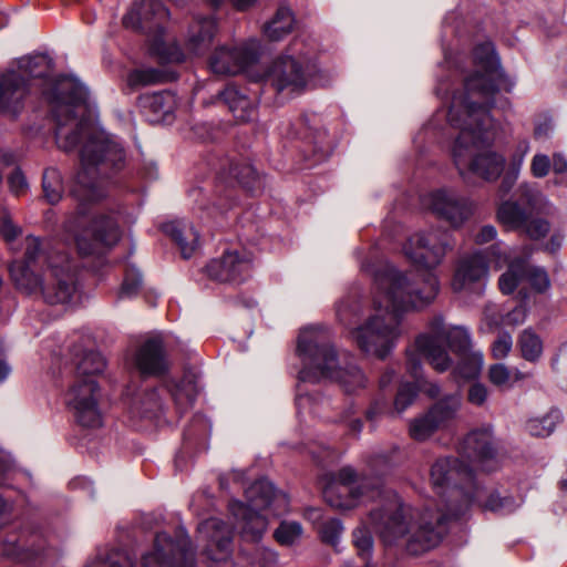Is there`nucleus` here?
I'll return each instance as SVG.
<instances>
[{
	"label": "nucleus",
	"mask_w": 567,
	"mask_h": 567,
	"mask_svg": "<svg viewBox=\"0 0 567 567\" xmlns=\"http://www.w3.org/2000/svg\"><path fill=\"white\" fill-rule=\"evenodd\" d=\"M168 16L169 12L161 0H142L124 16L123 24L126 28L161 37L163 22Z\"/></svg>",
	"instance_id": "412c9836"
},
{
	"label": "nucleus",
	"mask_w": 567,
	"mask_h": 567,
	"mask_svg": "<svg viewBox=\"0 0 567 567\" xmlns=\"http://www.w3.org/2000/svg\"><path fill=\"white\" fill-rule=\"evenodd\" d=\"M419 385L414 382H403L400 384L394 399V410L398 414L403 413L413 404L417 396Z\"/></svg>",
	"instance_id": "c03bdc74"
},
{
	"label": "nucleus",
	"mask_w": 567,
	"mask_h": 567,
	"mask_svg": "<svg viewBox=\"0 0 567 567\" xmlns=\"http://www.w3.org/2000/svg\"><path fill=\"white\" fill-rule=\"evenodd\" d=\"M104 368L105 360L100 352L93 350L85 351L76 362L75 378H94L96 374L103 372Z\"/></svg>",
	"instance_id": "ea45409f"
},
{
	"label": "nucleus",
	"mask_w": 567,
	"mask_h": 567,
	"mask_svg": "<svg viewBox=\"0 0 567 567\" xmlns=\"http://www.w3.org/2000/svg\"><path fill=\"white\" fill-rule=\"evenodd\" d=\"M354 413L352 408H349L344 414L340 417V421L347 422L351 432L360 433L362 430V422L360 419H351L350 416Z\"/></svg>",
	"instance_id": "338daca9"
},
{
	"label": "nucleus",
	"mask_w": 567,
	"mask_h": 567,
	"mask_svg": "<svg viewBox=\"0 0 567 567\" xmlns=\"http://www.w3.org/2000/svg\"><path fill=\"white\" fill-rule=\"evenodd\" d=\"M10 190L19 196L28 189L27 178L20 169H16L8 178Z\"/></svg>",
	"instance_id": "052dcab7"
},
{
	"label": "nucleus",
	"mask_w": 567,
	"mask_h": 567,
	"mask_svg": "<svg viewBox=\"0 0 567 567\" xmlns=\"http://www.w3.org/2000/svg\"><path fill=\"white\" fill-rule=\"evenodd\" d=\"M550 169V158L545 154H536L530 164V172L534 177L543 178Z\"/></svg>",
	"instance_id": "bf43d9fd"
},
{
	"label": "nucleus",
	"mask_w": 567,
	"mask_h": 567,
	"mask_svg": "<svg viewBox=\"0 0 567 567\" xmlns=\"http://www.w3.org/2000/svg\"><path fill=\"white\" fill-rule=\"evenodd\" d=\"M299 42L293 41L288 53L277 58L261 76L265 85L271 86L277 93H302L313 74V66L308 58L298 50Z\"/></svg>",
	"instance_id": "9d476101"
},
{
	"label": "nucleus",
	"mask_w": 567,
	"mask_h": 567,
	"mask_svg": "<svg viewBox=\"0 0 567 567\" xmlns=\"http://www.w3.org/2000/svg\"><path fill=\"white\" fill-rule=\"evenodd\" d=\"M434 491L447 494L443 508L424 507L406 518L410 507L392 489H384L380 477L360 476L351 466L339 470L323 489L326 502L337 509H350L365 499L380 498L381 504L369 512V522L385 546L404 540L406 550L421 555L440 545L447 532V522L465 514L472 504L474 471L456 457H440L431 466Z\"/></svg>",
	"instance_id": "f03ea898"
},
{
	"label": "nucleus",
	"mask_w": 567,
	"mask_h": 567,
	"mask_svg": "<svg viewBox=\"0 0 567 567\" xmlns=\"http://www.w3.org/2000/svg\"><path fill=\"white\" fill-rule=\"evenodd\" d=\"M517 346L523 359L530 363H537L543 357V340L532 328H526L519 333Z\"/></svg>",
	"instance_id": "72a5a7b5"
},
{
	"label": "nucleus",
	"mask_w": 567,
	"mask_h": 567,
	"mask_svg": "<svg viewBox=\"0 0 567 567\" xmlns=\"http://www.w3.org/2000/svg\"><path fill=\"white\" fill-rule=\"evenodd\" d=\"M142 285V277L136 269H128L125 274L120 296L121 297H132L137 293L138 289Z\"/></svg>",
	"instance_id": "603ef678"
},
{
	"label": "nucleus",
	"mask_w": 567,
	"mask_h": 567,
	"mask_svg": "<svg viewBox=\"0 0 567 567\" xmlns=\"http://www.w3.org/2000/svg\"><path fill=\"white\" fill-rule=\"evenodd\" d=\"M342 530L343 526L341 522L337 518H331L322 524L320 528V536L324 543L336 546Z\"/></svg>",
	"instance_id": "8fccbe9b"
},
{
	"label": "nucleus",
	"mask_w": 567,
	"mask_h": 567,
	"mask_svg": "<svg viewBox=\"0 0 567 567\" xmlns=\"http://www.w3.org/2000/svg\"><path fill=\"white\" fill-rule=\"evenodd\" d=\"M362 270L372 277L374 313L357 327L353 339L361 351L385 359L402 334L401 313L431 303L440 290L439 279L429 271L416 286L388 261L364 262Z\"/></svg>",
	"instance_id": "7ed1b4c3"
},
{
	"label": "nucleus",
	"mask_w": 567,
	"mask_h": 567,
	"mask_svg": "<svg viewBox=\"0 0 567 567\" xmlns=\"http://www.w3.org/2000/svg\"><path fill=\"white\" fill-rule=\"evenodd\" d=\"M511 371L503 363L493 364L488 369V380L498 388L511 385Z\"/></svg>",
	"instance_id": "864d4df0"
},
{
	"label": "nucleus",
	"mask_w": 567,
	"mask_h": 567,
	"mask_svg": "<svg viewBox=\"0 0 567 567\" xmlns=\"http://www.w3.org/2000/svg\"><path fill=\"white\" fill-rule=\"evenodd\" d=\"M163 230L176 243L183 258L193 256L198 247L199 235L190 224L184 220L168 221L163 225Z\"/></svg>",
	"instance_id": "a878e982"
},
{
	"label": "nucleus",
	"mask_w": 567,
	"mask_h": 567,
	"mask_svg": "<svg viewBox=\"0 0 567 567\" xmlns=\"http://www.w3.org/2000/svg\"><path fill=\"white\" fill-rule=\"evenodd\" d=\"M100 388L95 378H75L65 395V403L75 421L83 427H100L102 413L99 406Z\"/></svg>",
	"instance_id": "ddd939ff"
},
{
	"label": "nucleus",
	"mask_w": 567,
	"mask_h": 567,
	"mask_svg": "<svg viewBox=\"0 0 567 567\" xmlns=\"http://www.w3.org/2000/svg\"><path fill=\"white\" fill-rule=\"evenodd\" d=\"M163 75L155 69H137L127 74L126 84L131 90H137L143 86L157 84Z\"/></svg>",
	"instance_id": "79ce46f5"
},
{
	"label": "nucleus",
	"mask_w": 567,
	"mask_h": 567,
	"mask_svg": "<svg viewBox=\"0 0 567 567\" xmlns=\"http://www.w3.org/2000/svg\"><path fill=\"white\" fill-rule=\"evenodd\" d=\"M216 32V22L212 18H204L196 20L188 31V39L186 41L187 50L195 55L206 52Z\"/></svg>",
	"instance_id": "c85d7f7f"
},
{
	"label": "nucleus",
	"mask_w": 567,
	"mask_h": 567,
	"mask_svg": "<svg viewBox=\"0 0 567 567\" xmlns=\"http://www.w3.org/2000/svg\"><path fill=\"white\" fill-rule=\"evenodd\" d=\"M497 236V230L492 225L483 226L478 233L475 235V243L483 245L494 240Z\"/></svg>",
	"instance_id": "e2e57ef3"
},
{
	"label": "nucleus",
	"mask_w": 567,
	"mask_h": 567,
	"mask_svg": "<svg viewBox=\"0 0 567 567\" xmlns=\"http://www.w3.org/2000/svg\"><path fill=\"white\" fill-rule=\"evenodd\" d=\"M45 540L38 533L8 537L2 543V554L7 557L28 561L44 553Z\"/></svg>",
	"instance_id": "393cba45"
},
{
	"label": "nucleus",
	"mask_w": 567,
	"mask_h": 567,
	"mask_svg": "<svg viewBox=\"0 0 567 567\" xmlns=\"http://www.w3.org/2000/svg\"><path fill=\"white\" fill-rule=\"evenodd\" d=\"M22 229L14 225L11 217L6 213L2 216L1 234L6 241L14 249V241L21 235Z\"/></svg>",
	"instance_id": "13d9d810"
},
{
	"label": "nucleus",
	"mask_w": 567,
	"mask_h": 567,
	"mask_svg": "<svg viewBox=\"0 0 567 567\" xmlns=\"http://www.w3.org/2000/svg\"><path fill=\"white\" fill-rule=\"evenodd\" d=\"M385 406L386 402L383 399L375 400L367 410L365 419L370 422H375L378 417L383 413Z\"/></svg>",
	"instance_id": "0e129e2a"
},
{
	"label": "nucleus",
	"mask_w": 567,
	"mask_h": 567,
	"mask_svg": "<svg viewBox=\"0 0 567 567\" xmlns=\"http://www.w3.org/2000/svg\"><path fill=\"white\" fill-rule=\"evenodd\" d=\"M135 367L143 375L159 377L168 370V361L162 339L151 338L136 351Z\"/></svg>",
	"instance_id": "b1692460"
},
{
	"label": "nucleus",
	"mask_w": 567,
	"mask_h": 567,
	"mask_svg": "<svg viewBox=\"0 0 567 567\" xmlns=\"http://www.w3.org/2000/svg\"><path fill=\"white\" fill-rule=\"evenodd\" d=\"M175 95L169 91L144 94L140 97V105L152 122L166 120L174 111Z\"/></svg>",
	"instance_id": "bb28decb"
},
{
	"label": "nucleus",
	"mask_w": 567,
	"mask_h": 567,
	"mask_svg": "<svg viewBox=\"0 0 567 567\" xmlns=\"http://www.w3.org/2000/svg\"><path fill=\"white\" fill-rule=\"evenodd\" d=\"M420 355L426 357L417 350L416 344L414 343V349L406 350V369L409 373L417 381L422 377V361Z\"/></svg>",
	"instance_id": "5fc2aeb1"
},
{
	"label": "nucleus",
	"mask_w": 567,
	"mask_h": 567,
	"mask_svg": "<svg viewBox=\"0 0 567 567\" xmlns=\"http://www.w3.org/2000/svg\"><path fill=\"white\" fill-rule=\"evenodd\" d=\"M454 248L449 230L431 228L413 234L403 246L405 257L415 266L431 270L436 268Z\"/></svg>",
	"instance_id": "9b49d317"
},
{
	"label": "nucleus",
	"mask_w": 567,
	"mask_h": 567,
	"mask_svg": "<svg viewBox=\"0 0 567 567\" xmlns=\"http://www.w3.org/2000/svg\"><path fill=\"white\" fill-rule=\"evenodd\" d=\"M198 374L195 371H186L181 382L172 389V398L177 410L182 413L193 406L198 394Z\"/></svg>",
	"instance_id": "7c9ffc66"
},
{
	"label": "nucleus",
	"mask_w": 567,
	"mask_h": 567,
	"mask_svg": "<svg viewBox=\"0 0 567 567\" xmlns=\"http://www.w3.org/2000/svg\"><path fill=\"white\" fill-rule=\"evenodd\" d=\"M392 454H393V452L392 453L381 452V453H375L374 455H372L370 458L371 468H375L379 465H383L386 468L391 467L392 466Z\"/></svg>",
	"instance_id": "69168bd1"
},
{
	"label": "nucleus",
	"mask_w": 567,
	"mask_h": 567,
	"mask_svg": "<svg viewBox=\"0 0 567 567\" xmlns=\"http://www.w3.org/2000/svg\"><path fill=\"white\" fill-rule=\"evenodd\" d=\"M89 567H134V561L124 550L115 549Z\"/></svg>",
	"instance_id": "de8ad7c7"
},
{
	"label": "nucleus",
	"mask_w": 567,
	"mask_h": 567,
	"mask_svg": "<svg viewBox=\"0 0 567 567\" xmlns=\"http://www.w3.org/2000/svg\"><path fill=\"white\" fill-rule=\"evenodd\" d=\"M144 567H193L195 549L184 528L175 532V537L158 533L152 551L143 555Z\"/></svg>",
	"instance_id": "f8f14e48"
},
{
	"label": "nucleus",
	"mask_w": 567,
	"mask_h": 567,
	"mask_svg": "<svg viewBox=\"0 0 567 567\" xmlns=\"http://www.w3.org/2000/svg\"><path fill=\"white\" fill-rule=\"evenodd\" d=\"M198 537L204 542L203 555L210 565L226 563L233 553V530L220 518L210 517L197 527Z\"/></svg>",
	"instance_id": "2eb2a0df"
},
{
	"label": "nucleus",
	"mask_w": 567,
	"mask_h": 567,
	"mask_svg": "<svg viewBox=\"0 0 567 567\" xmlns=\"http://www.w3.org/2000/svg\"><path fill=\"white\" fill-rule=\"evenodd\" d=\"M488 276V261L483 251L462 257L455 269L451 286L453 291L481 292Z\"/></svg>",
	"instance_id": "aec40b11"
},
{
	"label": "nucleus",
	"mask_w": 567,
	"mask_h": 567,
	"mask_svg": "<svg viewBox=\"0 0 567 567\" xmlns=\"http://www.w3.org/2000/svg\"><path fill=\"white\" fill-rule=\"evenodd\" d=\"M295 18L291 10L280 7L271 21L265 25V34L270 41H280L292 31Z\"/></svg>",
	"instance_id": "473e14b6"
},
{
	"label": "nucleus",
	"mask_w": 567,
	"mask_h": 567,
	"mask_svg": "<svg viewBox=\"0 0 567 567\" xmlns=\"http://www.w3.org/2000/svg\"><path fill=\"white\" fill-rule=\"evenodd\" d=\"M245 495L247 504L233 501L229 509L237 519L241 537L246 540L257 542L265 533L268 519L261 512L270 511L272 515H278L276 507L281 503H287L285 494L278 493L271 482L268 480H258L252 483L246 491Z\"/></svg>",
	"instance_id": "1a4fd4ad"
},
{
	"label": "nucleus",
	"mask_w": 567,
	"mask_h": 567,
	"mask_svg": "<svg viewBox=\"0 0 567 567\" xmlns=\"http://www.w3.org/2000/svg\"><path fill=\"white\" fill-rule=\"evenodd\" d=\"M560 419L561 415L558 410H550L543 416L529 419L526 423V429L533 436L546 437L554 432Z\"/></svg>",
	"instance_id": "58836bf2"
},
{
	"label": "nucleus",
	"mask_w": 567,
	"mask_h": 567,
	"mask_svg": "<svg viewBox=\"0 0 567 567\" xmlns=\"http://www.w3.org/2000/svg\"><path fill=\"white\" fill-rule=\"evenodd\" d=\"M492 309L487 308L485 310V318L488 321V324L492 327H497L499 324H506V326H519L525 322L527 317V309L523 305L516 306L513 310L508 311L506 315L502 316L501 320H498L496 317L489 315V311Z\"/></svg>",
	"instance_id": "37998d69"
},
{
	"label": "nucleus",
	"mask_w": 567,
	"mask_h": 567,
	"mask_svg": "<svg viewBox=\"0 0 567 567\" xmlns=\"http://www.w3.org/2000/svg\"><path fill=\"white\" fill-rule=\"evenodd\" d=\"M424 205L451 226L461 227L474 213V204L449 189H437L424 198Z\"/></svg>",
	"instance_id": "f3484780"
},
{
	"label": "nucleus",
	"mask_w": 567,
	"mask_h": 567,
	"mask_svg": "<svg viewBox=\"0 0 567 567\" xmlns=\"http://www.w3.org/2000/svg\"><path fill=\"white\" fill-rule=\"evenodd\" d=\"M259 56V42L249 40L236 47H219L209 60L210 70L219 75H235L245 71Z\"/></svg>",
	"instance_id": "a211bd4d"
},
{
	"label": "nucleus",
	"mask_w": 567,
	"mask_h": 567,
	"mask_svg": "<svg viewBox=\"0 0 567 567\" xmlns=\"http://www.w3.org/2000/svg\"><path fill=\"white\" fill-rule=\"evenodd\" d=\"M42 189L44 198L51 205L58 204L64 193V184L61 172L56 167H48L42 175Z\"/></svg>",
	"instance_id": "c9c22d12"
},
{
	"label": "nucleus",
	"mask_w": 567,
	"mask_h": 567,
	"mask_svg": "<svg viewBox=\"0 0 567 567\" xmlns=\"http://www.w3.org/2000/svg\"><path fill=\"white\" fill-rule=\"evenodd\" d=\"M550 231V224L544 218H527L522 233L533 240L546 237Z\"/></svg>",
	"instance_id": "09e8293b"
},
{
	"label": "nucleus",
	"mask_w": 567,
	"mask_h": 567,
	"mask_svg": "<svg viewBox=\"0 0 567 567\" xmlns=\"http://www.w3.org/2000/svg\"><path fill=\"white\" fill-rule=\"evenodd\" d=\"M164 412V402L157 389L144 390L133 401L131 413L140 419L154 420Z\"/></svg>",
	"instance_id": "2f4dec72"
},
{
	"label": "nucleus",
	"mask_w": 567,
	"mask_h": 567,
	"mask_svg": "<svg viewBox=\"0 0 567 567\" xmlns=\"http://www.w3.org/2000/svg\"><path fill=\"white\" fill-rule=\"evenodd\" d=\"M528 215L517 203L505 202L497 210L498 221L508 230L522 231Z\"/></svg>",
	"instance_id": "f704fd0d"
},
{
	"label": "nucleus",
	"mask_w": 567,
	"mask_h": 567,
	"mask_svg": "<svg viewBox=\"0 0 567 567\" xmlns=\"http://www.w3.org/2000/svg\"><path fill=\"white\" fill-rule=\"evenodd\" d=\"M22 246V259L10 265L16 285L28 293L40 292L48 303L69 302L75 291L69 256L54 250L50 241L32 235L23 239Z\"/></svg>",
	"instance_id": "20e7f679"
},
{
	"label": "nucleus",
	"mask_w": 567,
	"mask_h": 567,
	"mask_svg": "<svg viewBox=\"0 0 567 567\" xmlns=\"http://www.w3.org/2000/svg\"><path fill=\"white\" fill-rule=\"evenodd\" d=\"M419 351L439 373L452 369L454 378L474 379L483 367V353L472 349L470 331L463 326H446L441 315L427 323V331L415 339Z\"/></svg>",
	"instance_id": "39448f33"
},
{
	"label": "nucleus",
	"mask_w": 567,
	"mask_h": 567,
	"mask_svg": "<svg viewBox=\"0 0 567 567\" xmlns=\"http://www.w3.org/2000/svg\"><path fill=\"white\" fill-rule=\"evenodd\" d=\"M20 71L32 78H42L48 75L53 69V60L44 53L31 54L18 60Z\"/></svg>",
	"instance_id": "e433bc0d"
},
{
	"label": "nucleus",
	"mask_w": 567,
	"mask_h": 567,
	"mask_svg": "<svg viewBox=\"0 0 567 567\" xmlns=\"http://www.w3.org/2000/svg\"><path fill=\"white\" fill-rule=\"evenodd\" d=\"M352 542L363 558H370L373 551V537L367 526H359L352 533Z\"/></svg>",
	"instance_id": "a18cd8bd"
},
{
	"label": "nucleus",
	"mask_w": 567,
	"mask_h": 567,
	"mask_svg": "<svg viewBox=\"0 0 567 567\" xmlns=\"http://www.w3.org/2000/svg\"><path fill=\"white\" fill-rule=\"evenodd\" d=\"M56 123L55 138L60 148L74 150L82 137L81 169L78 172L70 195L76 200L63 229L83 256L101 254L121 238V229L113 216L99 214L89 218V205L97 204L107 196L106 179L125 164L121 143L105 131L95 127L84 116L87 110V89L73 78L59 79L50 92H45Z\"/></svg>",
	"instance_id": "f257e3e1"
},
{
	"label": "nucleus",
	"mask_w": 567,
	"mask_h": 567,
	"mask_svg": "<svg viewBox=\"0 0 567 567\" xmlns=\"http://www.w3.org/2000/svg\"><path fill=\"white\" fill-rule=\"evenodd\" d=\"M491 110L463 111L460 125L450 123L460 128V134L452 148V156L461 175L472 172L485 181L497 179L505 165V158L488 150L494 141V121Z\"/></svg>",
	"instance_id": "423d86ee"
},
{
	"label": "nucleus",
	"mask_w": 567,
	"mask_h": 567,
	"mask_svg": "<svg viewBox=\"0 0 567 567\" xmlns=\"http://www.w3.org/2000/svg\"><path fill=\"white\" fill-rule=\"evenodd\" d=\"M303 528L300 523L284 520L274 533L276 540L284 546H292L300 542Z\"/></svg>",
	"instance_id": "a19ab883"
},
{
	"label": "nucleus",
	"mask_w": 567,
	"mask_h": 567,
	"mask_svg": "<svg viewBox=\"0 0 567 567\" xmlns=\"http://www.w3.org/2000/svg\"><path fill=\"white\" fill-rule=\"evenodd\" d=\"M255 559L257 566L254 567H270L277 561V554L267 548H258L255 551Z\"/></svg>",
	"instance_id": "680f3d73"
},
{
	"label": "nucleus",
	"mask_w": 567,
	"mask_h": 567,
	"mask_svg": "<svg viewBox=\"0 0 567 567\" xmlns=\"http://www.w3.org/2000/svg\"><path fill=\"white\" fill-rule=\"evenodd\" d=\"M236 184L252 189L259 184L257 171L248 163H229L228 172H219L215 185L216 200L210 215L215 210L223 213L234 205L233 192Z\"/></svg>",
	"instance_id": "4468645a"
},
{
	"label": "nucleus",
	"mask_w": 567,
	"mask_h": 567,
	"mask_svg": "<svg viewBox=\"0 0 567 567\" xmlns=\"http://www.w3.org/2000/svg\"><path fill=\"white\" fill-rule=\"evenodd\" d=\"M297 351L303 363L299 372L301 382L316 383L321 379H336L349 393L363 389L367 384L365 375L355 364L339 369L330 331L323 327L303 328L298 337Z\"/></svg>",
	"instance_id": "0eeeda50"
},
{
	"label": "nucleus",
	"mask_w": 567,
	"mask_h": 567,
	"mask_svg": "<svg viewBox=\"0 0 567 567\" xmlns=\"http://www.w3.org/2000/svg\"><path fill=\"white\" fill-rule=\"evenodd\" d=\"M528 151H529L528 142L524 141L518 144L516 154L513 157V167L516 169V173L519 171Z\"/></svg>",
	"instance_id": "774afa93"
},
{
	"label": "nucleus",
	"mask_w": 567,
	"mask_h": 567,
	"mask_svg": "<svg viewBox=\"0 0 567 567\" xmlns=\"http://www.w3.org/2000/svg\"><path fill=\"white\" fill-rule=\"evenodd\" d=\"M524 278H526L530 286L538 292L545 291L550 285L548 274L544 268L529 266L527 262Z\"/></svg>",
	"instance_id": "49530a36"
},
{
	"label": "nucleus",
	"mask_w": 567,
	"mask_h": 567,
	"mask_svg": "<svg viewBox=\"0 0 567 567\" xmlns=\"http://www.w3.org/2000/svg\"><path fill=\"white\" fill-rule=\"evenodd\" d=\"M484 255L486 257V260L488 259L491 262H493L496 269H501L506 264H509L508 256L505 249L503 248L502 243H496L492 245Z\"/></svg>",
	"instance_id": "4d7b16f0"
},
{
	"label": "nucleus",
	"mask_w": 567,
	"mask_h": 567,
	"mask_svg": "<svg viewBox=\"0 0 567 567\" xmlns=\"http://www.w3.org/2000/svg\"><path fill=\"white\" fill-rule=\"evenodd\" d=\"M252 261L246 251H226L206 266L208 277L220 282H241L251 274Z\"/></svg>",
	"instance_id": "4be33fe9"
},
{
	"label": "nucleus",
	"mask_w": 567,
	"mask_h": 567,
	"mask_svg": "<svg viewBox=\"0 0 567 567\" xmlns=\"http://www.w3.org/2000/svg\"><path fill=\"white\" fill-rule=\"evenodd\" d=\"M474 63L482 71H475L464 79L463 90L452 97L447 118L460 125L463 111L491 110L498 92L497 78L499 61L491 41L477 44L473 51Z\"/></svg>",
	"instance_id": "6e6552de"
},
{
	"label": "nucleus",
	"mask_w": 567,
	"mask_h": 567,
	"mask_svg": "<svg viewBox=\"0 0 567 567\" xmlns=\"http://www.w3.org/2000/svg\"><path fill=\"white\" fill-rule=\"evenodd\" d=\"M513 347V338L508 332H502L492 346L493 357L504 359L508 355Z\"/></svg>",
	"instance_id": "6e6d98bb"
},
{
	"label": "nucleus",
	"mask_w": 567,
	"mask_h": 567,
	"mask_svg": "<svg viewBox=\"0 0 567 567\" xmlns=\"http://www.w3.org/2000/svg\"><path fill=\"white\" fill-rule=\"evenodd\" d=\"M461 453L474 466L482 471L496 468V449L494 444L493 430L491 426L477 429L470 432L463 440Z\"/></svg>",
	"instance_id": "6ab92c4d"
},
{
	"label": "nucleus",
	"mask_w": 567,
	"mask_h": 567,
	"mask_svg": "<svg viewBox=\"0 0 567 567\" xmlns=\"http://www.w3.org/2000/svg\"><path fill=\"white\" fill-rule=\"evenodd\" d=\"M472 503L474 499H476L484 511H489L503 515L513 513L522 504L519 498L509 495L507 492L502 493L498 489L488 492L485 498H482L475 484L474 488L472 489Z\"/></svg>",
	"instance_id": "c756f323"
},
{
	"label": "nucleus",
	"mask_w": 567,
	"mask_h": 567,
	"mask_svg": "<svg viewBox=\"0 0 567 567\" xmlns=\"http://www.w3.org/2000/svg\"><path fill=\"white\" fill-rule=\"evenodd\" d=\"M25 80L16 71L0 74V112L16 117L23 109L28 93Z\"/></svg>",
	"instance_id": "5701e85b"
},
{
	"label": "nucleus",
	"mask_w": 567,
	"mask_h": 567,
	"mask_svg": "<svg viewBox=\"0 0 567 567\" xmlns=\"http://www.w3.org/2000/svg\"><path fill=\"white\" fill-rule=\"evenodd\" d=\"M228 106L234 116L243 122L250 121L256 114V101L248 97L244 92L230 84L218 95Z\"/></svg>",
	"instance_id": "cd10ccee"
},
{
	"label": "nucleus",
	"mask_w": 567,
	"mask_h": 567,
	"mask_svg": "<svg viewBox=\"0 0 567 567\" xmlns=\"http://www.w3.org/2000/svg\"><path fill=\"white\" fill-rule=\"evenodd\" d=\"M488 396H489L488 388L481 382H474L467 389L466 399H467L468 403H471L474 406H477V408L485 406L488 401Z\"/></svg>",
	"instance_id": "3c124183"
},
{
	"label": "nucleus",
	"mask_w": 567,
	"mask_h": 567,
	"mask_svg": "<svg viewBox=\"0 0 567 567\" xmlns=\"http://www.w3.org/2000/svg\"><path fill=\"white\" fill-rule=\"evenodd\" d=\"M526 260L516 258L508 264L507 270L499 277L498 286L503 293L509 295L518 287L524 279Z\"/></svg>",
	"instance_id": "4c0bfd02"
},
{
	"label": "nucleus",
	"mask_w": 567,
	"mask_h": 567,
	"mask_svg": "<svg viewBox=\"0 0 567 567\" xmlns=\"http://www.w3.org/2000/svg\"><path fill=\"white\" fill-rule=\"evenodd\" d=\"M461 405L460 395L451 394L432 405L423 415L410 421L409 434L423 442L452 420Z\"/></svg>",
	"instance_id": "dca6fc26"
}]
</instances>
